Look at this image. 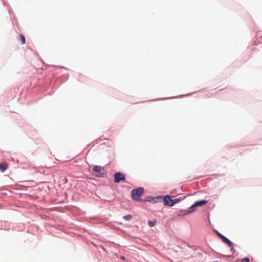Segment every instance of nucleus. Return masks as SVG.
Returning a JSON list of instances; mask_svg holds the SVG:
<instances>
[{
	"label": "nucleus",
	"instance_id": "f257e3e1",
	"mask_svg": "<svg viewBox=\"0 0 262 262\" xmlns=\"http://www.w3.org/2000/svg\"><path fill=\"white\" fill-rule=\"evenodd\" d=\"M144 192V190L142 187L134 189L132 191V198L135 200H139L140 197L143 195Z\"/></svg>",
	"mask_w": 262,
	"mask_h": 262
},
{
	"label": "nucleus",
	"instance_id": "f03ea898",
	"mask_svg": "<svg viewBox=\"0 0 262 262\" xmlns=\"http://www.w3.org/2000/svg\"><path fill=\"white\" fill-rule=\"evenodd\" d=\"M125 180V174L124 173L118 172H116L114 174V182L115 183H119L121 181H124Z\"/></svg>",
	"mask_w": 262,
	"mask_h": 262
},
{
	"label": "nucleus",
	"instance_id": "7ed1b4c3",
	"mask_svg": "<svg viewBox=\"0 0 262 262\" xmlns=\"http://www.w3.org/2000/svg\"><path fill=\"white\" fill-rule=\"evenodd\" d=\"M93 170L95 172L98 173L96 174L97 177H102L104 175V173L102 172V171H104V168L100 166H94Z\"/></svg>",
	"mask_w": 262,
	"mask_h": 262
},
{
	"label": "nucleus",
	"instance_id": "20e7f679",
	"mask_svg": "<svg viewBox=\"0 0 262 262\" xmlns=\"http://www.w3.org/2000/svg\"><path fill=\"white\" fill-rule=\"evenodd\" d=\"M173 200L171 199L169 195L165 196L163 199V202L165 205L172 206L174 205Z\"/></svg>",
	"mask_w": 262,
	"mask_h": 262
},
{
	"label": "nucleus",
	"instance_id": "39448f33",
	"mask_svg": "<svg viewBox=\"0 0 262 262\" xmlns=\"http://www.w3.org/2000/svg\"><path fill=\"white\" fill-rule=\"evenodd\" d=\"M207 203V201L206 200H201V201H196L190 207V209L195 210V208L199 207V206H202L206 204Z\"/></svg>",
	"mask_w": 262,
	"mask_h": 262
},
{
	"label": "nucleus",
	"instance_id": "423d86ee",
	"mask_svg": "<svg viewBox=\"0 0 262 262\" xmlns=\"http://www.w3.org/2000/svg\"><path fill=\"white\" fill-rule=\"evenodd\" d=\"M194 211V209H191L190 207L187 210H180L179 211L178 215L179 216H184L185 215H187L193 212Z\"/></svg>",
	"mask_w": 262,
	"mask_h": 262
},
{
	"label": "nucleus",
	"instance_id": "0eeeda50",
	"mask_svg": "<svg viewBox=\"0 0 262 262\" xmlns=\"http://www.w3.org/2000/svg\"><path fill=\"white\" fill-rule=\"evenodd\" d=\"M8 167V165L6 163H2L0 164V170L2 172L5 171Z\"/></svg>",
	"mask_w": 262,
	"mask_h": 262
},
{
	"label": "nucleus",
	"instance_id": "6e6552de",
	"mask_svg": "<svg viewBox=\"0 0 262 262\" xmlns=\"http://www.w3.org/2000/svg\"><path fill=\"white\" fill-rule=\"evenodd\" d=\"M19 37H20V40L21 41V44H23V45L25 44L26 42V39H25V36L23 35L20 34L19 35Z\"/></svg>",
	"mask_w": 262,
	"mask_h": 262
},
{
	"label": "nucleus",
	"instance_id": "1a4fd4ad",
	"mask_svg": "<svg viewBox=\"0 0 262 262\" xmlns=\"http://www.w3.org/2000/svg\"><path fill=\"white\" fill-rule=\"evenodd\" d=\"M123 217L124 220H125L126 221H129L132 219L133 216L130 214H128V215L124 216Z\"/></svg>",
	"mask_w": 262,
	"mask_h": 262
},
{
	"label": "nucleus",
	"instance_id": "9d476101",
	"mask_svg": "<svg viewBox=\"0 0 262 262\" xmlns=\"http://www.w3.org/2000/svg\"><path fill=\"white\" fill-rule=\"evenodd\" d=\"M148 225L150 227H154L156 224V222L155 221H149L148 222Z\"/></svg>",
	"mask_w": 262,
	"mask_h": 262
},
{
	"label": "nucleus",
	"instance_id": "9b49d317",
	"mask_svg": "<svg viewBox=\"0 0 262 262\" xmlns=\"http://www.w3.org/2000/svg\"><path fill=\"white\" fill-rule=\"evenodd\" d=\"M224 243H226L229 247L232 246V243L227 238H226Z\"/></svg>",
	"mask_w": 262,
	"mask_h": 262
},
{
	"label": "nucleus",
	"instance_id": "f8f14e48",
	"mask_svg": "<svg viewBox=\"0 0 262 262\" xmlns=\"http://www.w3.org/2000/svg\"><path fill=\"white\" fill-rule=\"evenodd\" d=\"M241 262H249L250 259L248 257H245L241 259Z\"/></svg>",
	"mask_w": 262,
	"mask_h": 262
},
{
	"label": "nucleus",
	"instance_id": "ddd939ff",
	"mask_svg": "<svg viewBox=\"0 0 262 262\" xmlns=\"http://www.w3.org/2000/svg\"><path fill=\"white\" fill-rule=\"evenodd\" d=\"M220 238L222 239V241L224 242L226 239V237H225L224 236L222 235Z\"/></svg>",
	"mask_w": 262,
	"mask_h": 262
},
{
	"label": "nucleus",
	"instance_id": "4468645a",
	"mask_svg": "<svg viewBox=\"0 0 262 262\" xmlns=\"http://www.w3.org/2000/svg\"><path fill=\"white\" fill-rule=\"evenodd\" d=\"M216 233L220 238L223 235L217 231H216Z\"/></svg>",
	"mask_w": 262,
	"mask_h": 262
},
{
	"label": "nucleus",
	"instance_id": "2eb2a0df",
	"mask_svg": "<svg viewBox=\"0 0 262 262\" xmlns=\"http://www.w3.org/2000/svg\"><path fill=\"white\" fill-rule=\"evenodd\" d=\"M179 201V199H174L173 200V202H174V204L177 202H178Z\"/></svg>",
	"mask_w": 262,
	"mask_h": 262
},
{
	"label": "nucleus",
	"instance_id": "dca6fc26",
	"mask_svg": "<svg viewBox=\"0 0 262 262\" xmlns=\"http://www.w3.org/2000/svg\"><path fill=\"white\" fill-rule=\"evenodd\" d=\"M120 258L122 260H125V257L124 256H121Z\"/></svg>",
	"mask_w": 262,
	"mask_h": 262
}]
</instances>
